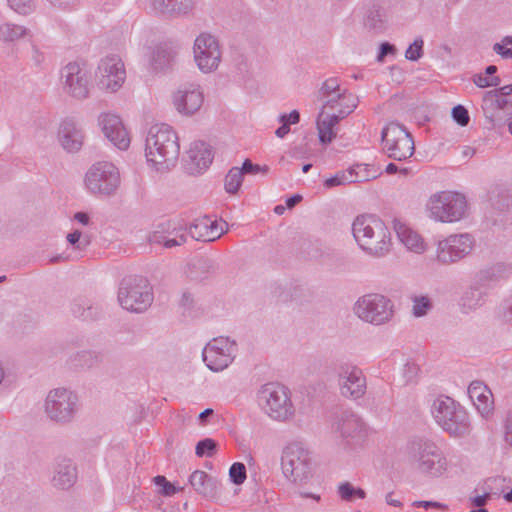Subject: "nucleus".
I'll return each instance as SVG.
<instances>
[{
    "label": "nucleus",
    "mask_w": 512,
    "mask_h": 512,
    "mask_svg": "<svg viewBox=\"0 0 512 512\" xmlns=\"http://www.w3.org/2000/svg\"><path fill=\"white\" fill-rule=\"evenodd\" d=\"M404 454L415 471L426 478H443L450 471L451 464L443 449L429 437H410L405 444Z\"/></svg>",
    "instance_id": "nucleus-1"
},
{
    "label": "nucleus",
    "mask_w": 512,
    "mask_h": 512,
    "mask_svg": "<svg viewBox=\"0 0 512 512\" xmlns=\"http://www.w3.org/2000/svg\"><path fill=\"white\" fill-rule=\"evenodd\" d=\"M147 164L157 172H166L176 166L180 154L177 133L168 124L152 125L145 138Z\"/></svg>",
    "instance_id": "nucleus-2"
},
{
    "label": "nucleus",
    "mask_w": 512,
    "mask_h": 512,
    "mask_svg": "<svg viewBox=\"0 0 512 512\" xmlns=\"http://www.w3.org/2000/svg\"><path fill=\"white\" fill-rule=\"evenodd\" d=\"M352 233L361 250L372 257H383L391 250V234L374 215H360L352 223Z\"/></svg>",
    "instance_id": "nucleus-3"
},
{
    "label": "nucleus",
    "mask_w": 512,
    "mask_h": 512,
    "mask_svg": "<svg viewBox=\"0 0 512 512\" xmlns=\"http://www.w3.org/2000/svg\"><path fill=\"white\" fill-rule=\"evenodd\" d=\"M431 413L436 423L454 438L468 436L472 430L467 411L450 397L436 398Z\"/></svg>",
    "instance_id": "nucleus-4"
},
{
    "label": "nucleus",
    "mask_w": 512,
    "mask_h": 512,
    "mask_svg": "<svg viewBox=\"0 0 512 512\" xmlns=\"http://www.w3.org/2000/svg\"><path fill=\"white\" fill-rule=\"evenodd\" d=\"M466 197L455 191H440L432 194L426 204L425 212L429 219L439 223H455L467 213Z\"/></svg>",
    "instance_id": "nucleus-5"
},
{
    "label": "nucleus",
    "mask_w": 512,
    "mask_h": 512,
    "mask_svg": "<svg viewBox=\"0 0 512 512\" xmlns=\"http://www.w3.org/2000/svg\"><path fill=\"white\" fill-rule=\"evenodd\" d=\"M332 431L339 437V447L347 454H352L364 447L370 428L358 414L346 411L333 423Z\"/></svg>",
    "instance_id": "nucleus-6"
},
{
    "label": "nucleus",
    "mask_w": 512,
    "mask_h": 512,
    "mask_svg": "<svg viewBox=\"0 0 512 512\" xmlns=\"http://www.w3.org/2000/svg\"><path fill=\"white\" fill-rule=\"evenodd\" d=\"M257 401L263 411L274 420L286 421L294 416L295 408L290 390L280 383L262 385L257 392Z\"/></svg>",
    "instance_id": "nucleus-7"
},
{
    "label": "nucleus",
    "mask_w": 512,
    "mask_h": 512,
    "mask_svg": "<svg viewBox=\"0 0 512 512\" xmlns=\"http://www.w3.org/2000/svg\"><path fill=\"white\" fill-rule=\"evenodd\" d=\"M281 466L285 478L296 485L307 483L312 478L311 452L301 442L289 443L284 448Z\"/></svg>",
    "instance_id": "nucleus-8"
},
{
    "label": "nucleus",
    "mask_w": 512,
    "mask_h": 512,
    "mask_svg": "<svg viewBox=\"0 0 512 512\" xmlns=\"http://www.w3.org/2000/svg\"><path fill=\"white\" fill-rule=\"evenodd\" d=\"M353 312L365 323L382 326L394 319L395 305L392 299L384 294L367 293L356 300Z\"/></svg>",
    "instance_id": "nucleus-9"
},
{
    "label": "nucleus",
    "mask_w": 512,
    "mask_h": 512,
    "mask_svg": "<svg viewBox=\"0 0 512 512\" xmlns=\"http://www.w3.org/2000/svg\"><path fill=\"white\" fill-rule=\"evenodd\" d=\"M79 410L78 395L67 388H55L48 392L44 401V412L53 422L68 424Z\"/></svg>",
    "instance_id": "nucleus-10"
},
{
    "label": "nucleus",
    "mask_w": 512,
    "mask_h": 512,
    "mask_svg": "<svg viewBox=\"0 0 512 512\" xmlns=\"http://www.w3.org/2000/svg\"><path fill=\"white\" fill-rule=\"evenodd\" d=\"M118 302L127 311L144 312L153 302V292L149 282L143 277L124 279L118 290Z\"/></svg>",
    "instance_id": "nucleus-11"
},
{
    "label": "nucleus",
    "mask_w": 512,
    "mask_h": 512,
    "mask_svg": "<svg viewBox=\"0 0 512 512\" xmlns=\"http://www.w3.org/2000/svg\"><path fill=\"white\" fill-rule=\"evenodd\" d=\"M381 140L384 153L393 160L404 161L414 154L412 135L397 122H390L382 129Z\"/></svg>",
    "instance_id": "nucleus-12"
},
{
    "label": "nucleus",
    "mask_w": 512,
    "mask_h": 512,
    "mask_svg": "<svg viewBox=\"0 0 512 512\" xmlns=\"http://www.w3.org/2000/svg\"><path fill=\"white\" fill-rule=\"evenodd\" d=\"M193 60L203 74L215 72L222 60V49L219 39L210 32L199 33L192 46Z\"/></svg>",
    "instance_id": "nucleus-13"
},
{
    "label": "nucleus",
    "mask_w": 512,
    "mask_h": 512,
    "mask_svg": "<svg viewBox=\"0 0 512 512\" xmlns=\"http://www.w3.org/2000/svg\"><path fill=\"white\" fill-rule=\"evenodd\" d=\"M475 247L469 233L450 234L436 243L435 259L442 265L456 264L468 257Z\"/></svg>",
    "instance_id": "nucleus-14"
},
{
    "label": "nucleus",
    "mask_w": 512,
    "mask_h": 512,
    "mask_svg": "<svg viewBox=\"0 0 512 512\" xmlns=\"http://www.w3.org/2000/svg\"><path fill=\"white\" fill-rule=\"evenodd\" d=\"M84 185L91 194L111 195L120 185L119 170L111 162H97L86 172Z\"/></svg>",
    "instance_id": "nucleus-15"
},
{
    "label": "nucleus",
    "mask_w": 512,
    "mask_h": 512,
    "mask_svg": "<svg viewBox=\"0 0 512 512\" xmlns=\"http://www.w3.org/2000/svg\"><path fill=\"white\" fill-rule=\"evenodd\" d=\"M60 83L63 92L79 101L90 97L92 89L91 73L81 63L69 62L60 70Z\"/></svg>",
    "instance_id": "nucleus-16"
},
{
    "label": "nucleus",
    "mask_w": 512,
    "mask_h": 512,
    "mask_svg": "<svg viewBox=\"0 0 512 512\" xmlns=\"http://www.w3.org/2000/svg\"><path fill=\"white\" fill-rule=\"evenodd\" d=\"M237 353L238 344L234 339L219 336L205 345L202 351V359L209 370L221 372L233 363Z\"/></svg>",
    "instance_id": "nucleus-17"
},
{
    "label": "nucleus",
    "mask_w": 512,
    "mask_h": 512,
    "mask_svg": "<svg viewBox=\"0 0 512 512\" xmlns=\"http://www.w3.org/2000/svg\"><path fill=\"white\" fill-rule=\"evenodd\" d=\"M337 383L340 395L349 400H359L367 391V379L363 370L352 363L339 365Z\"/></svg>",
    "instance_id": "nucleus-18"
},
{
    "label": "nucleus",
    "mask_w": 512,
    "mask_h": 512,
    "mask_svg": "<svg viewBox=\"0 0 512 512\" xmlns=\"http://www.w3.org/2000/svg\"><path fill=\"white\" fill-rule=\"evenodd\" d=\"M125 80V66L118 56H106L100 60L96 71V83L100 90L115 93L123 86Z\"/></svg>",
    "instance_id": "nucleus-19"
},
{
    "label": "nucleus",
    "mask_w": 512,
    "mask_h": 512,
    "mask_svg": "<svg viewBox=\"0 0 512 512\" xmlns=\"http://www.w3.org/2000/svg\"><path fill=\"white\" fill-rule=\"evenodd\" d=\"M204 102V92L197 83L181 85L173 94V104L183 115H193L200 110Z\"/></svg>",
    "instance_id": "nucleus-20"
},
{
    "label": "nucleus",
    "mask_w": 512,
    "mask_h": 512,
    "mask_svg": "<svg viewBox=\"0 0 512 512\" xmlns=\"http://www.w3.org/2000/svg\"><path fill=\"white\" fill-rule=\"evenodd\" d=\"M99 125L105 137L118 149L126 150L130 145V137L122 120L113 113H101Z\"/></svg>",
    "instance_id": "nucleus-21"
},
{
    "label": "nucleus",
    "mask_w": 512,
    "mask_h": 512,
    "mask_svg": "<svg viewBox=\"0 0 512 512\" xmlns=\"http://www.w3.org/2000/svg\"><path fill=\"white\" fill-rule=\"evenodd\" d=\"M227 230L228 225L225 221H218L209 216L198 218L189 226L190 236L203 242H213L219 239Z\"/></svg>",
    "instance_id": "nucleus-22"
},
{
    "label": "nucleus",
    "mask_w": 512,
    "mask_h": 512,
    "mask_svg": "<svg viewBox=\"0 0 512 512\" xmlns=\"http://www.w3.org/2000/svg\"><path fill=\"white\" fill-rule=\"evenodd\" d=\"M369 169L370 165L368 164H355L346 170L338 171L333 176L326 178L323 182V186L326 189H331L351 183L369 181L375 178V175H372Z\"/></svg>",
    "instance_id": "nucleus-23"
},
{
    "label": "nucleus",
    "mask_w": 512,
    "mask_h": 512,
    "mask_svg": "<svg viewBox=\"0 0 512 512\" xmlns=\"http://www.w3.org/2000/svg\"><path fill=\"white\" fill-rule=\"evenodd\" d=\"M151 5L155 12L168 18H191L197 0H151Z\"/></svg>",
    "instance_id": "nucleus-24"
},
{
    "label": "nucleus",
    "mask_w": 512,
    "mask_h": 512,
    "mask_svg": "<svg viewBox=\"0 0 512 512\" xmlns=\"http://www.w3.org/2000/svg\"><path fill=\"white\" fill-rule=\"evenodd\" d=\"M212 160L211 147L203 141H195L190 144L187 151L186 169L191 174L202 173L209 167Z\"/></svg>",
    "instance_id": "nucleus-25"
},
{
    "label": "nucleus",
    "mask_w": 512,
    "mask_h": 512,
    "mask_svg": "<svg viewBox=\"0 0 512 512\" xmlns=\"http://www.w3.org/2000/svg\"><path fill=\"white\" fill-rule=\"evenodd\" d=\"M393 228L398 240L407 250L416 254H423L426 251L427 244L424 238L409 224L400 219H394Z\"/></svg>",
    "instance_id": "nucleus-26"
},
{
    "label": "nucleus",
    "mask_w": 512,
    "mask_h": 512,
    "mask_svg": "<svg viewBox=\"0 0 512 512\" xmlns=\"http://www.w3.org/2000/svg\"><path fill=\"white\" fill-rule=\"evenodd\" d=\"M468 395L477 411L485 418L489 417L494 409L491 390L482 381H472L468 387Z\"/></svg>",
    "instance_id": "nucleus-27"
},
{
    "label": "nucleus",
    "mask_w": 512,
    "mask_h": 512,
    "mask_svg": "<svg viewBox=\"0 0 512 512\" xmlns=\"http://www.w3.org/2000/svg\"><path fill=\"white\" fill-rule=\"evenodd\" d=\"M58 138L62 147L68 152H77L83 144V133L78 124L72 119L61 122Z\"/></svg>",
    "instance_id": "nucleus-28"
},
{
    "label": "nucleus",
    "mask_w": 512,
    "mask_h": 512,
    "mask_svg": "<svg viewBox=\"0 0 512 512\" xmlns=\"http://www.w3.org/2000/svg\"><path fill=\"white\" fill-rule=\"evenodd\" d=\"M150 243L162 244L166 248L180 246L186 242V235L182 229L173 228L171 231V222L165 221L158 225V230L149 234Z\"/></svg>",
    "instance_id": "nucleus-29"
},
{
    "label": "nucleus",
    "mask_w": 512,
    "mask_h": 512,
    "mask_svg": "<svg viewBox=\"0 0 512 512\" xmlns=\"http://www.w3.org/2000/svg\"><path fill=\"white\" fill-rule=\"evenodd\" d=\"M511 273L509 265L497 262L485 266L480 269L475 276L476 282L479 286L484 288H492L499 282L507 279Z\"/></svg>",
    "instance_id": "nucleus-30"
},
{
    "label": "nucleus",
    "mask_w": 512,
    "mask_h": 512,
    "mask_svg": "<svg viewBox=\"0 0 512 512\" xmlns=\"http://www.w3.org/2000/svg\"><path fill=\"white\" fill-rule=\"evenodd\" d=\"M483 287L476 285L470 286L461 296L459 306L465 314L476 311L481 308L485 302L487 293L482 290Z\"/></svg>",
    "instance_id": "nucleus-31"
},
{
    "label": "nucleus",
    "mask_w": 512,
    "mask_h": 512,
    "mask_svg": "<svg viewBox=\"0 0 512 512\" xmlns=\"http://www.w3.org/2000/svg\"><path fill=\"white\" fill-rule=\"evenodd\" d=\"M505 96L506 95L501 94L500 88L488 91L483 96L482 110L486 119H488L492 125H494L495 113L503 110L508 104L507 99L504 98Z\"/></svg>",
    "instance_id": "nucleus-32"
},
{
    "label": "nucleus",
    "mask_w": 512,
    "mask_h": 512,
    "mask_svg": "<svg viewBox=\"0 0 512 512\" xmlns=\"http://www.w3.org/2000/svg\"><path fill=\"white\" fill-rule=\"evenodd\" d=\"M76 480V467L70 460H63L57 464L52 479L54 486L69 489L75 484Z\"/></svg>",
    "instance_id": "nucleus-33"
},
{
    "label": "nucleus",
    "mask_w": 512,
    "mask_h": 512,
    "mask_svg": "<svg viewBox=\"0 0 512 512\" xmlns=\"http://www.w3.org/2000/svg\"><path fill=\"white\" fill-rule=\"evenodd\" d=\"M189 482L197 493L205 497L213 496L217 492L218 481L205 471L195 470L190 475Z\"/></svg>",
    "instance_id": "nucleus-34"
},
{
    "label": "nucleus",
    "mask_w": 512,
    "mask_h": 512,
    "mask_svg": "<svg viewBox=\"0 0 512 512\" xmlns=\"http://www.w3.org/2000/svg\"><path fill=\"white\" fill-rule=\"evenodd\" d=\"M177 56L176 50L168 44L157 45L151 55L150 65L155 71L168 68Z\"/></svg>",
    "instance_id": "nucleus-35"
},
{
    "label": "nucleus",
    "mask_w": 512,
    "mask_h": 512,
    "mask_svg": "<svg viewBox=\"0 0 512 512\" xmlns=\"http://www.w3.org/2000/svg\"><path fill=\"white\" fill-rule=\"evenodd\" d=\"M345 90L340 87L338 78L331 77L326 79L319 90L321 99L325 101L323 107H336L341 93Z\"/></svg>",
    "instance_id": "nucleus-36"
},
{
    "label": "nucleus",
    "mask_w": 512,
    "mask_h": 512,
    "mask_svg": "<svg viewBox=\"0 0 512 512\" xmlns=\"http://www.w3.org/2000/svg\"><path fill=\"white\" fill-rule=\"evenodd\" d=\"M339 118L335 114L320 113L317 120V129L319 134V140L323 144L330 143L336 136L334 131L335 126L339 122Z\"/></svg>",
    "instance_id": "nucleus-37"
},
{
    "label": "nucleus",
    "mask_w": 512,
    "mask_h": 512,
    "mask_svg": "<svg viewBox=\"0 0 512 512\" xmlns=\"http://www.w3.org/2000/svg\"><path fill=\"white\" fill-rule=\"evenodd\" d=\"M358 98L348 90L341 93L336 107H323V109H331L336 111L335 116L339 119H343L351 114L358 105Z\"/></svg>",
    "instance_id": "nucleus-38"
},
{
    "label": "nucleus",
    "mask_w": 512,
    "mask_h": 512,
    "mask_svg": "<svg viewBox=\"0 0 512 512\" xmlns=\"http://www.w3.org/2000/svg\"><path fill=\"white\" fill-rule=\"evenodd\" d=\"M365 26L374 33L384 32L387 28V15L383 8L374 7L366 15Z\"/></svg>",
    "instance_id": "nucleus-39"
},
{
    "label": "nucleus",
    "mask_w": 512,
    "mask_h": 512,
    "mask_svg": "<svg viewBox=\"0 0 512 512\" xmlns=\"http://www.w3.org/2000/svg\"><path fill=\"white\" fill-rule=\"evenodd\" d=\"M28 33L29 29L19 24L12 22L0 24V41L5 43L15 42L28 35Z\"/></svg>",
    "instance_id": "nucleus-40"
},
{
    "label": "nucleus",
    "mask_w": 512,
    "mask_h": 512,
    "mask_svg": "<svg viewBox=\"0 0 512 512\" xmlns=\"http://www.w3.org/2000/svg\"><path fill=\"white\" fill-rule=\"evenodd\" d=\"M71 311L75 317L85 321L95 319L98 314L97 307L86 299L75 300L71 305Z\"/></svg>",
    "instance_id": "nucleus-41"
},
{
    "label": "nucleus",
    "mask_w": 512,
    "mask_h": 512,
    "mask_svg": "<svg viewBox=\"0 0 512 512\" xmlns=\"http://www.w3.org/2000/svg\"><path fill=\"white\" fill-rule=\"evenodd\" d=\"M412 315L416 318L426 316L432 309V300L425 295H417L411 298Z\"/></svg>",
    "instance_id": "nucleus-42"
},
{
    "label": "nucleus",
    "mask_w": 512,
    "mask_h": 512,
    "mask_svg": "<svg viewBox=\"0 0 512 512\" xmlns=\"http://www.w3.org/2000/svg\"><path fill=\"white\" fill-rule=\"evenodd\" d=\"M243 182V173L239 167H232L225 177V190L230 194L236 193Z\"/></svg>",
    "instance_id": "nucleus-43"
},
{
    "label": "nucleus",
    "mask_w": 512,
    "mask_h": 512,
    "mask_svg": "<svg viewBox=\"0 0 512 512\" xmlns=\"http://www.w3.org/2000/svg\"><path fill=\"white\" fill-rule=\"evenodd\" d=\"M338 494L344 501H352L354 498L364 499L366 493L361 488H355L349 482H343L338 486Z\"/></svg>",
    "instance_id": "nucleus-44"
},
{
    "label": "nucleus",
    "mask_w": 512,
    "mask_h": 512,
    "mask_svg": "<svg viewBox=\"0 0 512 512\" xmlns=\"http://www.w3.org/2000/svg\"><path fill=\"white\" fill-rule=\"evenodd\" d=\"M217 450V443L212 438H205L200 440L195 447V454L202 457H213Z\"/></svg>",
    "instance_id": "nucleus-45"
},
{
    "label": "nucleus",
    "mask_w": 512,
    "mask_h": 512,
    "mask_svg": "<svg viewBox=\"0 0 512 512\" xmlns=\"http://www.w3.org/2000/svg\"><path fill=\"white\" fill-rule=\"evenodd\" d=\"M7 3L19 15H29L36 9V0H7Z\"/></svg>",
    "instance_id": "nucleus-46"
},
{
    "label": "nucleus",
    "mask_w": 512,
    "mask_h": 512,
    "mask_svg": "<svg viewBox=\"0 0 512 512\" xmlns=\"http://www.w3.org/2000/svg\"><path fill=\"white\" fill-rule=\"evenodd\" d=\"M493 51L503 59H512V36H505L493 45Z\"/></svg>",
    "instance_id": "nucleus-47"
},
{
    "label": "nucleus",
    "mask_w": 512,
    "mask_h": 512,
    "mask_svg": "<svg viewBox=\"0 0 512 512\" xmlns=\"http://www.w3.org/2000/svg\"><path fill=\"white\" fill-rule=\"evenodd\" d=\"M424 41L417 37L405 51V58L409 61H418L423 56Z\"/></svg>",
    "instance_id": "nucleus-48"
},
{
    "label": "nucleus",
    "mask_w": 512,
    "mask_h": 512,
    "mask_svg": "<svg viewBox=\"0 0 512 512\" xmlns=\"http://www.w3.org/2000/svg\"><path fill=\"white\" fill-rule=\"evenodd\" d=\"M230 480L236 484L241 485L246 480V467L243 463L235 462L229 469Z\"/></svg>",
    "instance_id": "nucleus-49"
},
{
    "label": "nucleus",
    "mask_w": 512,
    "mask_h": 512,
    "mask_svg": "<svg viewBox=\"0 0 512 512\" xmlns=\"http://www.w3.org/2000/svg\"><path fill=\"white\" fill-rule=\"evenodd\" d=\"M474 84L479 88L496 87L500 84L498 76L488 77L483 74H476L473 77Z\"/></svg>",
    "instance_id": "nucleus-50"
},
{
    "label": "nucleus",
    "mask_w": 512,
    "mask_h": 512,
    "mask_svg": "<svg viewBox=\"0 0 512 512\" xmlns=\"http://www.w3.org/2000/svg\"><path fill=\"white\" fill-rule=\"evenodd\" d=\"M154 483L160 488V493L164 496H172L177 492V488L171 484L164 476H156Z\"/></svg>",
    "instance_id": "nucleus-51"
},
{
    "label": "nucleus",
    "mask_w": 512,
    "mask_h": 512,
    "mask_svg": "<svg viewBox=\"0 0 512 512\" xmlns=\"http://www.w3.org/2000/svg\"><path fill=\"white\" fill-rule=\"evenodd\" d=\"M452 117L462 127L467 126L470 121L468 110L462 105H457L452 109Z\"/></svg>",
    "instance_id": "nucleus-52"
},
{
    "label": "nucleus",
    "mask_w": 512,
    "mask_h": 512,
    "mask_svg": "<svg viewBox=\"0 0 512 512\" xmlns=\"http://www.w3.org/2000/svg\"><path fill=\"white\" fill-rule=\"evenodd\" d=\"M53 7L65 11H73L80 4V0H47Z\"/></svg>",
    "instance_id": "nucleus-53"
},
{
    "label": "nucleus",
    "mask_w": 512,
    "mask_h": 512,
    "mask_svg": "<svg viewBox=\"0 0 512 512\" xmlns=\"http://www.w3.org/2000/svg\"><path fill=\"white\" fill-rule=\"evenodd\" d=\"M66 238L67 241L77 249L85 248L88 245V240L82 238V233L79 230H74L69 233Z\"/></svg>",
    "instance_id": "nucleus-54"
},
{
    "label": "nucleus",
    "mask_w": 512,
    "mask_h": 512,
    "mask_svg": "<svg viewBox=\"0 0 512 512\" xmlns=\"http://www.w3.org/2000/svg\"><path fill=\"white\" fill-rule=\"evenodd\" d=\"M240 170L242 171L243 175L244 174H258L260 172L267 173L268 167L267 166L261 167L257 164H253L249 159H246L243 162Z\"/></svg>",
    "instance_id": "nucleus-55"
},
{
    "label": "nucleus",
    "mask_w": 512,
    "mask_h": 512,
    "mask_svg": "<svg viewBox=\"0 0 512 512\" xmlns=\"http://www.w3.org/2000/svg\"><path fill=\"white\" fill-rule=\"evenodd\" d=\"M396 54V48L394 45L390 44L389 42H383L381 43L379 47V52L376 57L378 62H383L385 56L387 55H395Z\"/></svg>",
    "instance_id": "nucleus-56"
},
{
    "label": "nucleus",
    "mask_w": 512,
    "mask_h": 512,
    "mask_svg": "<svg viewBox=\"0 0 512 512\" xmlns=\"http://www.w3.org/2000/svg\"><path fill=\"white\" fill-rule=\"evenodd\" d=\"M419 372V368L414 363H407L404 366L403 375L407 382H413Z\"/></svg>",
    "instance_id": "nucleus-57"
},
{
    "label": "nucleus",
    "mask_w": 512,
    "mask_h": 512,
    "mask_svg": "<svg viewBox=\"0 0 512 512\" xmlns=\"http://www.w3.org/2000/svg\"><path fill=\"white\" fill-rule=\"evenodd\" d=\"M278 120L280 123L290 126L291 124H297L300 121V114L297 110H293L289 114H281Z\"/></svg>",
    "instance_id": "nucleus-58"
},
{
    "label": "nucleus",
    "mask_w": 512,
    "mask_h": 512,
    "mask_svg": "<svg viewBox=\"0 0 512 512\" xmlns=\"http://www.w3.org/2000/svg\"><path fill=\"white\" fill-rule=\"evenodd\" d=\"M412 505L414 507H421L424 509H429V508L445 509L446 508V505H444L440 502H436V501H414Z\"/></svg>",
    "instance_id": "nucleus-59"
},
{
    "label": "nucleus",
    "mask_w": 512,
    "mask_h": 512,
    "mask_svg": "<svg viewBox=\"0 0 512 512\" xmlns=\"http://www.w3.org/2000/svg\"><path fill=\"white\" fill-rule=\"evenodd\" d=\"M502 317L507 322H512V294L502 307Z\"/></svg>",
    "instance_id": "nucleus-60"
},
{
    "label": "nucleus",
    "mask_w": 512,
    "mask_h": 512,
    "mask_svg": "<svg viewBox=\"0 0 512 512\" xmlns=\"http://www.w3.org/2000/svg\"><path fill=\"white\" fill-rule=\"evenodd\" d=\"M490 496V493H484L482 495L470 498V501L474 506L480 509L487 503V501L490 499Z\"/></svg>",
    "instance_id": "nucleus-61"
},
{
    "label": "nucleus",
    "mask_w": 512,
    "mask_h": 512,
    "mask_svg": "<svg viewBox=\"0 0 512 512\" xmlns=\"http://www.w3.org/2000/svg\"><path fill=\"white\" fill-rule=\"evenodd\" d=\"M409 171H410V170H409V168H407V167H402V168H400L399 166H397V165H396V164H394V163H389V164L386 166V168H385V172H386L387 174H395V173H397V172H400V173H402V174L406 175V174H408V173H409Z\"/></svg>",
    "instance_id": "nucleus-62"
},
{
    "label": "nucleus",
    "mask_w": 512,
    "mask_h": 512,
    "mask_svg": "<svg viewBox=\"0 0 512 512\" xmlns=\"http://www.w3.org/2000/svg\"><path fill=\"white\" fill-rule=\"evenodd\" d=\"M73 220L78 222L79 224L83 226H87L90 223V217L85 212H77L73 216Z\"/></svg>",
    "instance_id": "nucleus-63"
},
{
    "label": "nucleus",
    "mask_w": 512,
    "mask_h": 512,
    "mask_svg": "<svg viewBox=\"0 0 512 512\" xmlns=\"http://www.w3.org/2000/svg\"><path fill=\"white\" fill-rule=\"evenodd\" d=\"M194 303V297L190 292H184L181 296L180 304L184 308H190Z\"/></svg>",
    "instance_id": "nucleus-64"
}]
</instances>
